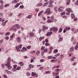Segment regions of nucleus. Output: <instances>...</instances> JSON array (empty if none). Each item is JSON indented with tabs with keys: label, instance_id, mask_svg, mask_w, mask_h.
Listing matches in <instances>:
<instances>
[{
	"label": "nucleus",
	"instance_id": "16",
	"mask_svg": "<svg viewBox=\"0 0 78 78\" xmlns=\"http://www.w3.org/2000/svg\"><path fill=\"white\" fill-rule=\"evenodd\" d=\"M31 17H32V15H30L26 17V18L27 19H31Z\"/></svg>",
	"mask_w": 78,
	"mask_h": 78
},
{
	"label": "nucleus",
	"instance_id": "59",
	"mask_svg": "<svg viewBox=\"0 0 78 78\" xmlns=\"http://www.w3.org/2000/svg\"><path fill=\"white\" fill-rule=\"evenodd\" d=\"M75 4L76 5H77L78 6V0L76 2V3Z\"/></svg>",
	"mask_w": 78,
	"mask_h": 78
},
{
	"label": "nucleus",
	"instance_id": "63",
	"mask_svg": "<svg viewBox=\"0 0 78 78\" xmlns=\"http://www.w3.org/2000/svg\"><path fill=\"white\" fill-rule=\"evenodd\" d=\"M39 5V6H42V4L41 3H38Z\"/></svg>",
	"mask_w": 78,
	"mask_h": 78
},
{
	"label": "nucleus",
	"instance_id": "47",
	"mask_svg": "<svg viewBox=\"0 0 78 78\" xmlns=\"http://www.w3.org/2000/svg\"><path fill=\"white\" fill-rule=\"evenodd\" d=\"M35 53H36V52L34 51H33L31 52V54H34Z\"/></svg>",
	"mask_w": 78,
	"mask_h": 78
},
{
	"label": "nucleus",
	"instance_id": "62",
	"mask_svg": "<svg viewBox=\"0 0 78 78\" xmlns=\"http://www.w3.org/2000/svg\"><path fill=\"white\" fill-rule=\"evenodd\" d=\"M70 2H66V5H69V4H70Z\"/></svg>",
	"mask_w": 78,
	"mask_h": 78
},
{
	"label": "nucleus",
	"instance_id": "1",
	"mask_svg": "<svg viewBox=\"0 0 78 78\" xmlns=\"http://www.w3.org/2000/svg\"><path fill=\"white\" fill-rule=\"evenodd\" d=\"M67 12L66 13V15H69L70 12H73V11L71 10V9L69 8L66 9Z\"/></svg>",
	"mask_w": 78,
	"mask_h": 78
},
{
	"label": "nucleus",
	"instance_id": "37",
	"mask_svg": "<svg viewBox=\"0 0 78 78\" xmlns=\"http://www.w3.org/2000/svg\"><path fill=\"white\" fill-rule=\"evenodd\" d=\"M44 49H45V47L42 46L41 48V50L42 51H43V50H44Z\"/></svg>",
	"mask_w": 78,
	"mask_h": 78
},
{
	"label": "nucleus",
	"instance_id": "50",
	"mask_svg": "<svg viewBox=\"0 0 78 78\" xmlns=\"http://www.w3.org/2000/svg\"><path fill=\"white\" fill-rule=\"evenodd\" d=\"M9 37L6 36L5 37V39H6V40H8L9 39Z\"/></svg>",
	"mask_w": 78,
	"mask_h": 78
},
{
	"label": "nucleus",
	"instance_id": "14",
	"mask_svg": "<svg viewBox=\"0 0 78 78\" xmlns=\"http://www.w3.org/2000/svg\"><path fill=\"white\" fill-rule=\"evenodd\" d=\"M43 29H44V30H47L48 28V27L46 26H43Z\"/></svg>",
	"mask_w": 78,
	"mask_h": 78
},
{
	"label": "nucleus",
	"instance_id": "36",
	"mask_svg": "<svg viewBox=\"0 0 78 78\" xmlns=\"http://www.w3.org/2000/svg\"><path fill=\"white\" fill-rule=\"evenodd\" d=\"M65 30H70V27H66L65 28Z\"/></svg>",
	"mask_w": 78,
	"mask_h": 78
},
{
	"label": "nucleus",
	"instance_id": "39",
	"mask_svg": "<svg viewBox=\"0 0 78 78\" xmlns=\"http://www.w3.org/2000/svg\"><path fill=\"white\" fill-rule=\"evenodd\" d=\"M48 59H53V56H49L48 57Z\"/></svg>",
	"mask_w": 78,
	"mask_h": 78
},
{
	"label": "nucleus",
	"instance_id": "56",
	"mask_svg": "<svg viewBox=\"0 0 78 78\" xmlns=\"http://www.w3.org/2000/svg\"><path fill=\"white\" fill-rule=\"evenodd\" d=\"M65 12H62L61 13V15L62 16L63 15H64L65 14Z\"/></svg>",
	"mask_w": 78,
	"mask_h": 78
},
{
	"label": "nucleus",
	"instance_id": "57",
	"mask_svg": "<svg viewBox=\"0 0 78 78\" xmlns=\"http://www.w3.org/2000/svg\"><path fill=\"white\" fill-rule=\"evenodd\" d=\"M43 69L44 67L43 66H41L40 68V70H42Z\"/></svg>",
	"mask_w": 78,
	"mask_h": 78
},
{
	"label": "nucleus",
	"instance_id": "17",
	"mask_svg": "<svg viewBox=\"0 0 78 78\" xmlns=\"http://www.w3.org/2000/svg\"><path fill=\"white\" fill-rule=\"evenodd\" d=\"M47 22L48 23H52V22H53V20H51L49 19L47 20Z\"/></svg>",
	"mask_w": 78,
	"mask_h": 78
},
{
	"label": "nucleus",
	"instance_id": "43",
	"mask_svg": "<svg viewBox=\"0 0 78 78\" xmlns=\"http://www.w3.org/2000/svg\"><path fill=\"white\" fill-rule=\"evenodd\" d=\"M31 47V46H27L26 47V48L27 49H30Z\"/></svg>",
	"mask_w": 78,
	"mask_h": 78
},
{
	"label": "nucleus",
	"instance_id": "2",
	"mask_svg": "<svg viewBox=\"0 0 78 78\" xmlns=\"http://www.w3.org/2000/svg\"><path fill=\"white\" fill-rule=\"evenodd\" d=\"M5 65L7 67L9 70H10L12 68V66H10V63L9 62H7V63L5 64Z\"/></svg>",
	"mask_w": 78,
	"mask_h": 78
},
{
	"label": "nucleus",
	"instance_id": "25",
	"mask_svg": "<svg viewBox=\"0 0 78 78\" xmlns=\"http://www.w3.org/2000/svg\"><path fill=\"white\" fill-rule=\"evenodd\" d=\"M48 1L45 3L43 5V6H45L47 5H48Z\"/></svg>",
	"mask_w": 78,
	"mask_h": 78
},
{
	"label": "nucleus",
	"instance_id": "3",
	"mask_svg": "<svg viewBox=\"0 0 78 78\" xmlns=\"http://www.w3.org/2000/svg\"><path fill=\"white\" fill-rule=\"evenodd\" d=\"M50 8H47L46 9V10L45 12H44V13H48V14H50Z\"/></svg>",
	"mask_w": 78,
	"mask_h": 78
},
{
	"label": "nucleus",
	"instance_id": "49",
	"mask_svg": "<svg viewBox=\"0 0 78 78\" xmlns=\"http://www.w3.org/2000/svg\"><path fill=\"white\" fill-rule=\"evenodd\" d=\"M58 51V50L57 49H55L54 50V52L55 53H57Z\"/></svg>",
	"mask_w": 78,
	"mask_h": 78
},
{
	"label": "nucleus",
	"instance_id": "5",
	"mask_svg": "<svg viewBox=\"0 0 78 78\" xmlns=\"http://www.w3.org/2000/svg\"><path fill=\"white\" fill-rule=\"evenodd\" d=\"M15 27H16V28H18V29H19L20 28V26H19V24H16L14 25L13 28H14Z\"/></svg>",
	"mask_w": 78,
	"mask_h": 78
},
{
	"label": "nucleus",
	"instance_id": "42",
	"mask_svg": "<svg viewBox=\"0 0 78 78\" xmlns=\"http://www.w3.org/2000/svg\"><path fill=\"white\" fill-rule=\"evenodd\" d=\"M50 31H54V27L51 28L50 29Z\"/></svg>",
	"mask_w": 78,
	"mask_h": 78
},
{
	"label": "nucleus",
	"instance_id": "44",
	"mask_svg": "<svg viewBox=\"0 0 78 78\" xmlns=\"http://www.w3.org/2000/svg\"><path fill=\"white\" fill-rule=\"evenodd\" d=\"M59 75V73H54V75H55V76H57V75Z\"/></svg>",
	"mask_w": 78,
	"mask_h": 78
},
{
	"label": "nucleus",
	"instance_id": "6",
	"mask_svg": "<svg viewBox=\"0 0 78 78\" xmlns=\"http://www.w3.org/2000/svg\"><path fill=\"white\" fill-rule=\"evenodd\" d=\"M31 75L32 76H35V77H37L38 76L37 74L33 72L32 73Z\"/></svg>",
	"mask_w": 78,
	"mask_h": 78
},
{
	"label": "nucleus",
	"instance_id": "48",
	"mask_svg": "<svg viewBox=\"0 0 78 78\" xmlns=\"http://www.w3.org/2000/svg\"><path fill=\"white\" fill-rule=\"evenodd\" d=\"M13 15L12 13H11L9 15V17H12Z\"/></svg>",
	"mask_w": 78,
	"mask_h": 78
},
{
	"label": "nucleus",
	"instance_id": "13",
	"mask_svg": "<svg viewBox=\"0 0 78 78\" xmlns=\"http://www.w3.org/2000/svg\"><path fill=\"white\" fill-rule=\"evenodd\" d=\"M29 66V67L30 69H28V70H30L31 69V68H34V66L30 64Z\"/></svg>",
	"mask_w": 78,
	"mask_h": 78
},
{
	"label": "nucleus",
	"instance_id": "22",
	"mask_svg": "<svg viewBox=\"0 0 78 78\" xmlns=\"http://www.w3.org/2000/svg\"><path fill=\"white\" fill-rule=\"evenodd\" d=\"M44 38H45L44 37H40L39 39V41H41V40H42V39H44Z\"/></svg>",
	"mask_w": 78,
	"mask_h": 78
},
{
	"label": "nucleus",
	"instance_id": "19",
	"mask_svg": "<svg viewBox=\"0 0 78 78\" xmlns=\"http://www.w3.org/2000/svg\"><path fill=\"white\" fill-rule=\"evenodd\" d=\"M5 72L7 73V74H9L11 73V72L9 71L8 70L6 69L5 70Z\"/></svg>",
	"mask_w": 78,
	"mask_h": 78
},
{
	"label": "nucleus",
	"instance_id": "61",
	"mask_svg": "<svg viewBox=\"0 0 78 78\" xmlns=\"http://www.w3.org/2000/svg\"><path fill=\"white\" fill-rule=\"evenodd\" d=\"M8 62H9L10 63V61H11V58H8Z\"/></svg>",
	"mask_w": 78,
	"mask_h": 78
},
{
	"label": "nucleus",
	"instance_id": "40",
	"mask_svg": "<svg viewBox=\"0 0 78 78\" xmlns=\"http://www.w3.org/2000/svg\"><path fill=\"white\" fill-rule=\"evenodd\" d=\"M76 40H74L73 42V45H75V44H76Z\"/></svg>",
	"mask_w": 78,
	"mask_h": 78
},
{
	"label": "nucleus",
	"instance_id": "31",
	"mask_svg": "<svg viewBox=\"0 0 78 78\" xmlns=\"http://www.w3.org/2000/svg\"><path fill=\"white\" fill-rule=\"evenodd\" d=\"M63 40V38L62 37H60L58 40V42H60L61 41H62Z\"/></svg>",
	"mask_w": 78,
	"mask_h": 78
},
{
	"label": "nucleus",
	"instance_id": "32",
	"mask_svg": "<svg viewBox=\"0 0 78 78\" xmlns=\"http://www.w3.org/2000/svg\"><path fill=\"white\" fill-rule=\"evenodd\" d=\"M19 64H20L21 66H23V62H20L19 63Z\"/></svg>",
	"mask_w": 78,
	"mask_h": 78
},
{
	"label": "nucleus",
	"instance_id": "58",
	"mask_svg": "<svg viewBox=\"0 0 78 78\" xmlns=\"http://www.w3.org/2000/svg\"><path fill=\"white\" fill-rule=\"evenodd\" d=\"M21 16H22V14L21 13H20L18 15V17H20Z\"/></svg>",
	"mask_w": 78,
	"mask_h": 78
},
{
	"label": "nucleus",
	"instance_id": "35",
	"mask_svg": "<svg viewBox=\"0 0 78 78\" xmlns=\"http://www.w3.org/2000/svg\"><path fill=\"white\" fill-rule=\"evenodd\" d=\"M10 34V32H8L5 34V36H9Z\"/></svg>",
	"mask_w": 78,
	"mask_h": 78
},
{
	"label": "nucleus",
	"instance_id": "18",
	"mask_svg": "<svg viewBox=\"0 0 78 78\" xmlns=\"http://www.w3.org/2000/svg\"><path fill=\"white\" fill-rule=\"evenodd\" d=\"M62 31V28H60L59 29V30L58 31V33H61Z\"/></svg>",
	"mask_w": 78,
	"mask_h": 78
},
{
	"label": "nucleus",
	"instance_id": "51",
	"mask_svg": "<svg viewBox=\"0 0 78 78\" xmlns=\"http://www.w3.org/2000/svg\"><path fill=\"white\" fill-rule=\"evenodd\" d=\"M50 45V44L48 43H46L45 44V45H46V46H49Z\"/></svg>",
	"mask_w": 78,
	"mask_h": 78
},
{
	"label": "nucleus",
	"instance_id": "8",
	"mask_svg": "<svg viewBox=\"0 0 78 78\" xmlns=\"http://www.w3.org/2000/svg\"><path fill=\"white\" fill-rule=\"evenodd\" d=\"M13 66L14 67V68H13L12 70H13V72H15V71H16L15 69H16V67H17V66L16 65H15Z\"/></svg>",
	"mask_w": 78,
	"mask_h": 78
},
{
	"label": "nucleus",
	"instance_id": "7",
	"mask_svg": "<svg viewBox=\"0 0 78 78\" xmlns=\"http://www.w3.org/2000/svg\"><path fill=\"white\" fill-rule=\"evenodd\" d=\"M16 40L17 42H18V43H20V41H21L20 38V37H18L16 38Z\"/></svg>",
	"mask_w": 78,
	"mask_h": 78
},
{
	"label": "nucleus",
	"instance_id": "38",
	"mask_svg": "<svg viewBox=\"0 0 78 78\" xmlns=\"http://www.w3.org/2000/svg\"><path fill=\"white\" fill-rule=\"evenodd\" d=\"M51 73V71H46L45 73H47L48 74H50Z\"/></svg>",
	"mask_w": 78,
	"mask_h": 78
},
{
	"label": "nucleus",
	"instance_id": "41",
	"mask_svg": "<svg viewBox=\"0 0 78 78\" xmlns=\"http://www.w3.org/2000/svg\"><path fill=\"white\" fill-rule=\"evenodd\" d=\"M60 70V69H57L55 70V72H59V71Z\"/></svg>",
	"mask_w": 78,
	"mask_h": 78
},
{
	"label": "nucleus",
	"instance_id": "45",
	"mask_svg": "<svg viewBox=\"0 0 78 78\" xmlns=\"http://www.w3.org/2000/svg\"><path fill=\"white\" fill-rule=\"evenodd\" d=\"M22 49L24 50H26V51H27V49L25 47H23V48H22Z\"/></svg>",
	"mask_w": 78,
	"mask_h": 78
},
{
	"label": "nucleus",
	"instance_id": "60",
	"mask_svg": "<svg viewBox=\"0 0 78 78\" xmlns=\"http://www.w3.org/2000/svg\"><path fill=\"white\" fill-rule=\"evenodd\" d=\"M20 69H21V67L20 66H18L17 68V69L18 70H20Z\"/></svg>",
	"mask_w": 78,
	"mask_h": 78
},
{
	"label": "nucleus",
	"instance_id": "34",
	"mask_svg": "<svg viewBox=\"0 0 78 78\" xmlns=\"http://www.w3.org/2000/svg\"><path fill=\"white\" fill-rule=\"evenodd\" d=\"M71 17L72 19H74V18H75V15H74V14L73 13L71 14Z\"/></svg>",
	"mask_w": 78,
	"mask_h": 78
},
{
	"label": "nucleus",
	"instance_id": "28",
	"mask_svg": "<svg viewBox=\"0 0 78 78\" xmlns=\"http://www.w3.org/2000/svg\"><path fill=\"white\" fill-rule=\"evenodd\" d=\"M39 53H40V51H37L36 53V55H37V56H39Z\"/></svg>",
	"mask_w": 78,
	"mask_h": 78
},
{
	"label": "nucleus",
	"instance_id": "20",
	"mask_svg": "<svg viewBox=\"0 0 78 78\" xmlns=\"http://www.w3.org/2000/svg\"><path fill=\"white\" fill-rule=\"evenodd\" d=\"M53 5L52 4H49L48 5V7L49 8H53Z\"/></svg>",
	"mask_w": 78,
	"mask_h": 78
},
{
	"label": "nucleus",
	"instance_id": "26",
	"mask_svg": "<svg viewBox=\"0 0 78 78\" xmlns=\"http://www.w3.org/2000/svg\"><path fill=\"white\" fill-rule=\"evenodd\" d=\"M8 22V21L6 20L5 21V22L3 23H2V25L3 26H5V25H6V22Z\"/></svg>",
	"mask_w": 78,
	"mask_h": 78
},
{
	"label": "nucleus",
	"instance_id": "11",
	"mask_svg": "<svg viewBox=\"0 0 78 78\" xmlns=\"http://www.w3.org/2000/svg\"><path fill=\"white\" fill-rule=\"evenodd\" d=\"M34 34L33 32H30L29 33V36L30 37H34Z\"/></svg>",
	"mask_w": 78,
	"mask_h": 78
},
{
	"label": "nucleus",
	"instance_id": "46",
	"mask_svg": "<svg viewBox=\"0 0 78 78\" xmlns=\"http://www.w3.org/2000/svg\"><path fill=\"white\" fill-rule=\"evenodd\" d=\"M1 66L2 67V69H4L5 68V65L4 64H1Z\"/></svg>",
	"mask_w": 78,
	"mask_h": 78
},
{
	"label": "nucleus",
	"instance_id": "29",
	"mask_svg": "<svg viewBox=\"0 0 78 78\" xmlns=\"http://www.w3.org/2000/svg\"><path fill=\"white\" fill-rule=\"evenodd\" d=\"M20 5V3H19L18 4H16L15 6V8H17L19 7V6Z\"/></svg>",
	"mask_w": 78,
	"mask_h": 78
},
{
	"label": "nucleus",
	"instance_id": "9",
	"mask_svg": "<svg viewBox=\"0 0 78 78\" xmlns=\"http://www.w3.org/2000/svg\"><path fill=\"white\" fill-rule=\"evenodd\" d=\"M14 37H15V34L13 33L12 34L11 36H10V40H12V38Z\"/></svg>",
	"mask_w": 78,
	"mask_h": 78
},
{
	"label": "nucleus",
	"instance_id": "27",
	"mask_svg": "<svg viewBox=\"0 0 78 78\" xmlns=\"http://www.w3.org/2000/svg\"><path fill=\"white\" fill-rule=\"evenodd\" d=\"M15 48L16 50H17V51H20V50L19 49V48H18V46H16Z\"/></svg>",
	"mask_w": 78,
	"mask_h": 78
},
{
	"label": "nucleus",
	"instance_id": "23",
	"mask_svg": "<svg viewBox=\"0 0 78 78\" xmlns=\"http://www.w3.org/2000/svg\"><path fill=\"white\" fill-rule=\"evenodd\" d=\"M47 51H48V49L47 48H45L43 51V52H44V53H46V52H47Z\"/></svg>",
	"mask_w": 78,
	"mask_h": 78
},
{
	"label": "nucleus",
	"instance_id": "53",
	"mask_svg": "<svg viewBox=\"0 0 78 78\" xmlns=\"http://www.w3.org/2000/svg\"><path fill=\"white\" fill-rule=\"evenodd\" d=\"M74 48H73V47H71L70 48V50L71 51H73V49Z\"/></svg>",
	"mask_w": 78,
	"mask_h": 78
},
{
	"label": "nucleus",
	"instance_id": "54",
	"mask_svg": "<svg viewBox=\"0 0 78 78\" xmlns=\"http://www.w3.org/2000/svg\"><path fill=\"white\" fill-rule=\"evenodd\" d=\"M3 76L4 78H7L8 77L7 76H6V75L5 74H4L3 75Z\"/></svg>",
	"mask_w": 78,
	"mask_h": 78
},
{
	"label": "nucleus",
	"instance_id": "24",
	"mask_svg": "<svg viewBox=\"0 0 78 78\" xmlns=\"http://www.w3.org/2000/svg\"><path fill=\"white\" fill-rule=\"evenodd\" d=\"M57 9L58 8L57 7H55L54 9L55 10V12H58V10H57Z\"/></svg>",
	"mask_w": 78,
	"mask_h": 78
},
{
	"label": "nucleus",
	"instance_id": "10",
	"mask_svg": "<svg viewBox=\"0 0 78 78\" xmlns=\"http://www.w3.org/2000/svg\"><path fill=\"white\" fill-rule=\"evenodd\" d=\"M51 34H52V32H48L46 34V36H50Z\"/></svg>",
	"mask_w": 78,
	"mask_h": 78
},
{
	"label": "nucleus",
	"instance_id": "4",
	"mask_svg": "<svg viewBox=\"0 0 78 78\" xmlns=\"http://www.w3.org/2000/svg\"><path fill=\"white\" fill-rule=\"evenodd\" d=\"M63 9H64V7L63 6H61L60 8H58V11L59 12H62L63 11Z\"/></svg>",
	"mask_w": 78,
	"mask_h": 78
},
{
	"label": "nucleus",
	"instance_id": "12",
	"mask_svg": "<svg viewBox=\"0 0 78 78\" xmlns=\"http://www.w3.org/2000/svg\"><path fill=\"white\" fill-rule=\"evenodd\" d=\"M75 59H76V57H75L73 56L70 59L71 61H74V60Z\"/></svg>",
	"mask_w": 78,
	"mask_h": 78
},
{
	"label": "nucleus",
	"instance_id": "55",
	"mask_svg": "<svg viewBox=\"0 0 78 78\" xmlns=\"http://www.w3.org/2000/svg\"><path fill=\"white\" fill-rule=\"evenodd\" d=\"M20 8H21V9H23V8H24V7L23 6V5H20Z\"/></svg>",
	"mask_w": 78,
	"mask_h": 78
},
{
	"label": "nucleus",
	"instance_id": "15",
	"mask_svg": "<svg viewBox=\"0 0 78 78\" xmlns=\"http://www.w3.org/2000/svg\"><path fill=\"white\" fill-rule=\"evenodd\" d=\"M58 30V28H56L55 27H54V32H56V31H57Z\"/></svg>",
	"mask_w": 78,
	"mask_h": 78
},
{
	"label": "nucleus",
	"instance_id": "52",
	"mask_svg": "<svg viewBox=\"0 0 78 78\" xmlns=\"http://www.w3.org/2000/svg\"><path fill=\"white\" fill-rule=\"evenodd\" d=\"M60 55V54H56V55H55V56H56V57H58V56H59Z\"/></svg>",
	"mask_w": 78,
	"mask_h": 78
},
{
	"label": "nucleus",
	"instance_id": "30",
	"mask_svg": "<svg viewBox=\"0 0 78 78\" xmlns=\"http://www.w3.org/2000/svg\"><path fill=\"white\" fill-rule=\"evenodd\" d=\"M22 45L20 44L18 46V48H19V49H21V48H22Z\"/></svg>",
	"mask_w": 78,
	"mask_h": 78
},
{
	"label": "nucleus",
	"instance_id": "64",
	"mask_svg": "<svg viewBox=\"0 0 78 78\" xmlns=\"http://www.w3.org/2000/svg\"><path fill=\"white\" fill-rule=\"evenodd\" d=\"M9 6V4H5L4 5V6H5V7H7V6Z\"/></svg>",
	"mask_w": 78,
	"mask_h": 78
},
{
	"label": "nucleus",
	"instance_id": "21",
	"mask_svg": "<svg viewBox=\"0 0 78 78\" xmlns=\"http://www.w3.org/2000/svg\"><path fill=\"white\" fill-rule=\"evenodd\" d=\"M75 48L76 50H77L78 48V42L77 43L76 46L75 47Z\"/></svg>",
	"mask_w": 78,
	"mask_h": 78
},
{
	"label": "nucleus",
	"instance_id": "33",
	"mask_svg": "<svg viewBox=\"0 0 78 78\" xmlns=\"http://www.w3.org/2000/svg\"><path fill=\"white\" fill-rule=\"evenodd\" d=\"M19 2V0H14V3H17Z\"/></svg>",
	"mask_w": 78,
	"mask_h": 78
}]
</instances>
